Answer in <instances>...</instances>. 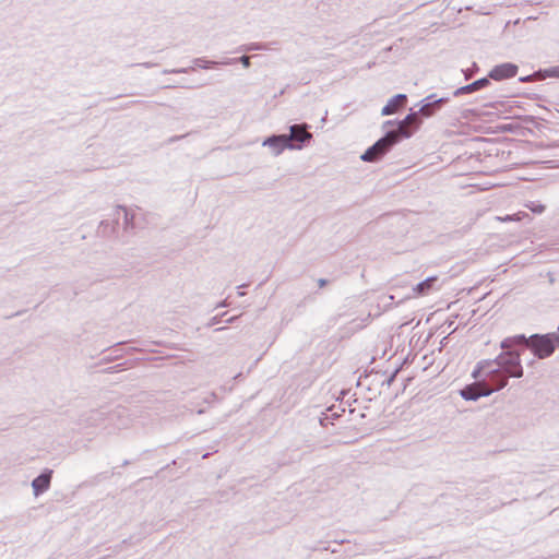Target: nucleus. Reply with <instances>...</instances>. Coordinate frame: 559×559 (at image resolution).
Listing matches in <instances>:
<instances>
[{
  "label": "nucleus",
  "mask_w": 559,
  "mask_h": 559,
  "mask_svg": "<svg viewBox=\"0 0 559 559\" xmlns=\"http://www.w3.org/2000/svg\"><path fill=\"white\" fill-rule=\"evenodd\" d=\"M527 207L534 212V213H537V214H540L545 211V206L543 204H535V203H531L527 205Z\"/></svg>",
  "instance_id": "nucleus-12"
},
{
  "label": "nucleus",
  "mask_w": 559,
  "mask_h": 559,
  "mask_svg": "<svg viewBox=\"0 0 559 559\" xmlns=\"http://www.w3.org/2000/svg\"><path fill=\"white\" fill-rule=\"evenodd\" d=\"M489 394V385L485 381L475 382L461 391L465 400H477Z\"/></svg>",
  "instance_id": "nucleus-6"
},
{
  "label": "nucleus",
  "mask_w": 559,
  "mask_h": 559,
  "mask_svg": "<svg viewBox=\"0 0 559 559\" xmlns=\"http://www.w3.org/2000/svg\"><path fill=\"white\" fill-rule=\"evenodd\" d=\"M556 75H559V67H558V70L555 72Z\"/></svg>",
  "instance_id": "nucleus-21"
},
{
  "label": "nucleus",
  "mask_w": 559,
  "mask_h": 559,
  "mask_svg": "<svg viewBox=\"0 0 559 559\" xmlns=\"http://www.w3.org/2000/svg\"><path fill=\"white\" fill-rule=\"evenodd\" d=\"M521 80H522V82H526V81H528L530 79H528V78H524V79H521Z\"/></svg>",
  "instance_id": "nucleus-18"
},
{
  "label": "nucleus",
  "mask_w": 559,
  "mask_h": 559,
  "mask_svg": "<svg viewBox=\"0 0 559 559\" xmlns=\"http://www.w3.org/2000/svg\"><path fill=\"white\" fill-rule=\"evenodd\" d=\"M499 377L500 376L498 373L491 372V389H490L491 393L496 390L502 389L506 385L504 380L498 382Z\"/></svg>",
  "instance_id": "nucleus-11"
},
{
  "label": "nucleus",
  "mask_w": 559,
  "mask_h": 559,
  "mask_svg": "<svg viewBox=\"0 0 559 559\" xmlns=\"http://www.w3.org/2000/svg\"><path fill=\"white\" fill-rule=\"evenodd\" d=\"M513 343H525L532 352L538 356L539 358H546L550 356L555 348L559 346L557 344L556 334H547V335H534L530 340H525L524 336H518L513 341Z\"/></svg>",
  "instance_id": "nucleus-1"
},
{
  "label": "nucleus",
  "mask_w": 559,
  "mask_h": 559,
  "mask_svg": "<svg viewBox=\"0 0 559 559\" xmlns=\"http://www.w3.org/2000/svg\"><path fill=\"white\" fill-rule=\"evenodd\" d=\"M406 103V96L404 94H399L392 97L388 104L382 108L381 114L383 116H389L395 114L400 108H402Z\"/></svg>",
  "instance_id": "nucleus-8"
},
{
  "label": "nucleus",
  "mask_w": 559,
  "mask_h": 559,
  "mask_svg": "<svg viewBox=\"0 0 559 559\" xmlns=\"http://www.w3.org/2000/svg\"><path fill=\"white\" fill-rule=\"evenodd\" d=\"M486 83V80L483 79V80H479V81H476L474 82L473 84L466 86L465 88L468 91V92H472V91H475L477 90L479 86H484Z\"/></svg>",
  "instance_id": "nucleus-13"
},
{
  "label": "nucleus",
  "mask_w": 559,
  "mask_h": 559,
  "mask_svg": "<svg viewBox=\"0 0 559 559\" xmlns=\"http://www.w3.org/2000/svg\"><path fill=\"white\" fill-rule=\"evenodd\" d=\"M518 72V67L512 63H503L500 66H496L491 70V79L493 80H504L509 78H513Z\"/></svg>",
  "instance_id": "nucleus-7"
},
{
  "label": "nucleus",
  "mask_w": 559,
  "mask_h": 559,
  "mask_svg": "<svg viewBox=\"0 0 559 559\" xmlns=\"http://www.w3.org/2000/svg\"><path fill=\"white\" fill-rule=\"evenodd\" d=\"M510 345H508L507 343H503L502 344V347H509Z\"/></svg>",
  "instance_id": "nucleus-20"
},
{
  "label": "nucleus",
  "mask_w": 559,
  "mask_h": 559,
  "mask_svg": "<svg viewBox=\"0 0 559 559\" xmlns=\"http://www.w3.org/2000/svg\"><path fill=\"white\" fill-rule=\"evenodd\" d=\"M424 116H430L432 114V105H424L419 110Z\"/></svg>",
  "instance_id": "nucleus-14"
},
{
  "label": "nucleus",
  "mask_w": 559,
  "mask_h": 559,
  "mask_svg": "<svg viewBox=\"0 0 559 559\" xmlns=\"http://www.w3.org/2000/svg\"><path fill=\"white\" fill-rule=\"evenodd\" d=\"M515 219H516V221H521V216H520V214H518V216H516V218H515Z\"/></svg>",
  "instance_id": "nucleus-19"
},
{
  "label": "nucleus",
  "mask_w": 559,
  "mask_h": 559,
  "mask_svg": "<svg viewBox=\"0 0 559 559\" xmlns=\"http://www.w3.org/2000/svg\"><path fill=\"white\" fill-rule=\"evenodd\" d=\"M421 123V120L418 117L417 112H412L405 117L404 120H402L399 124V129L395 131L397 132V139L400 136L403 138H409L414 130L418 129Z\"/></svg>",
  "instance_id": "nucleus-5"
},
{
  "label": "nucleus",
  "mask_w": 559,
  "mask_h": 559,
  "mask_svg": "<svg viewBox=\"0 0 559 559\" xmlns=\"http://www.w3.org/2000/svg\"><path fill=\"white\" fill-rule=\"evenodd\" d=\"M241 62H242L243 67L248 68L250 66V58L248 56H242Z\"/></svg>",
  "instance_id": "nucleus-15"
},
{
  "label": "nucleus",
  "mask_w": 559,
  "mask_h": 559,
  "mask_svg": "<svg viewBox=\"0 0 559 559\" xmlns=\"http://www.w3.org/2000/svg\"><path fill=\"white\" fill-rule=\"evenodd\" d=\"M483 367H479L478 369H476L474 372H473V377L475 379H478L479 378V373H480V370H481Z\"/></svg>",
  "instance_id": "nucleus-17"
},
{
  "label": "nucleus",
  "mask_w": 559,
  "mask_h": 559,
  "mask_svg": "<svg viewBox=\"0 0 559 559\" xmlns=\"http://www.w3.org/2000/svg\"><path fill=\"white\" fill-rule=\"evenodd\" d=\"M436 282L437 276H431L417 284L413 288V297L418 298L428 295L431 290L435 289Z\"/></svg>",
  "instance_id": "nucleus-9"
},
{
  "label": "nucleus",
  "mask_w": 559,
  "mask_h": 559,
  "mask_svg": "<svg viewBox=\"0 0 559 559\" xmlns=\"http://www.w3.org/2000/svg\"><path fill=\"white\" fill-rule=\"evenodd\" d=\"M50 484V474H41L33 480V488L36 495L48 489Z\"/></svg>",
  "instance_id": "nucleus-10"
},
{
  "label": "nucleus",
  "mask_w": 559,
  "mask_h": 559,
  "mask_svg": "<svg viewBox=\"0 0 559 559\" xmlns=\"http://www.w3.org/2000/svg\"><path fill=\"white\" fill-rule=\"evenodd\" d=\"M271 146L276 150V153H281L284 150V148H281V143H274Z\"/></svg>",
  "instance_id": "nucleus-16"
},
{
  "label": "nucleus",
  "mask_w": 559,
  "mask_h": 559,
  "mask_svg": "<svg viewBox=\"0 0 559 559\" xmlns=\"http://www.w3.org/2000/svg\"><path fill=\"white\" fill-rule=\"evenodd\" d=\"M497 366L503 372L508 373L511 377H521L522 376V367L520 364L519 354L513 352H507L501 354L497 360Z\"/></svg>",
  "instance_id": "nucleus-4"
},
{
  "label": "nucleus",
  "mask_w": 559,
  "mask_h": 559,
  "mask_svg": "<svg viewBox=\"0 0 559 559\" xmlns=\"http://www.w3.org/2000/svg\"><path fill=\"white\" fill-rule=\"evenodd\" d=\"M397 142V132H389L384 138L377 141L371 147H369L361 156L365 162H374L388 150Z\"/></svg>",
  "instance_id": "nucleus-3"
},
{
  "label": "nucleus",
  "mask_w": 559,
  "mask_h": 559,
  "mask_svg": "<svg viewBox=\"0 0 559 559\" xmlns=\"http://www.w3.org/2000/svg\"><path fill=\"white\" fill-rule=\"evenodd\" d=\"M311 136H312L311 133H309L306 130L305 126L295 124V126L290 127L289 135L283 134V135L272 136L264 142V145H273L274 143H281V148H286V147L293 148L294 145L292 144V141L302 143L307 140H310Z\"/></svg>",
  "instance_id": "nucleus-2"
}]
</instances>
